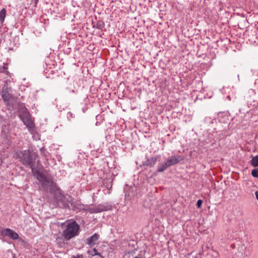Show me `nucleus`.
<instances>
[{"instance_id":"18","label":"nucleus","mask_w":258,"mask_h":258,"mask_svg":"<svg viewBox=\"0 0 258 258\" xmlns=\"http://www.w3.org/2000/svg\"><path fill=\"white\" fill-rule=\"evenodd\" d=\"M72 258H84L82 254H77V255H74Z\"/></svg>"},{"instance_id":"21","label":"nucleus","mask_w":258,"mask_h":258,"mask_svg":"<svg viewBox=\"0 0 258 258\" xmlns=\"http://www.w3.org/2000/svg\"><path fill=\"white\" fill-rule=\"evenodd\" d=\"M99 116H100L99 114H98V115L96 116L97 119H98V118L99 117Z\"/></svg>"},{"instance_id":"8","label":"nucleus","mask_w":258,"mask_h":258,"mask_svg":"<svg viewBox=\"0 0 258 258\" xmlns=\"http://www.w3.org/2000/svg\"><path fill=\"white\" fill-rule=\"evenodd\" d=\"M90 213H97L106 210V208L103 205H98L97 206L89 208L87 210Z\"/></svg>"},{"instance_id":"22","label":"nucleus","mask_w":258,"mask_h":258,"mask_svg":"<svg viewBox=\"0 0 258 258\" xmlns=\"http://www.w3.org/2000/svg\"><path fill=\"white\" fill-rule=\"evenodd\" d=\"M3 69H5L6 68H5V67H3Z\"/></svg>"},{"instance_id":"13","label":"nucleus","mask_w":258,"mask_h":258,"mask_svg":"<svg viewBox=\"0 0 258 258\" xmlns=\"http://www.w3.org/2000/svg\"><path fill=\"white\" fill-rule=\"evenodd\" d=\"M6 11L5 9H3L0 12V26L2 25L5 18L6 17Z\"/></svg>"},{"instance_id":"15","label":"nucleus","mask_w":258,"mask_h":258,"mask_svg":"<svg viewBox=\"0 0 258 258\" xmlns=\"http://www.w3.org/2000/svg\"><path fill=\"white\" fill-rule=\"evenodd\" d=\"M251 175L254 177L258 178V168L253 169L251 171Z\"/></svg>"},{"instance_id":"9","label":"nucleus","mask_w":258,"mask_h":258,"mask_svg":"<svg viewBox=\"0 0 258 258\" xmlns=\"http://www.w3.org/2000/svg\"><path fill=\"white\" fill-rule=\"evenodd\" d=\"M99 238V235L95 233L87 239L86 243L91 246H94Z\"/></svg>"},{"instance_id":"4","label":"nucleus","mask_w":258,"mask_h":258,"mask_svg":"<svg viewBox=\"0 0 258 258\" xmlns=\"http://www.w3.org/2000/svg\"><path fill=\"white\" fill-rule=\"evenodd\" d=\"M14 157L25 166H29L32 170L34 169L33 161L29 150L18 151L15 152Z\"/></svg>"},{"instance_id":"7","label":"nucleus","mask_w":258,"mask_h":258,"mask_svg":"<svg viewBox=\"0 0 258 258\" xmlns=\"http://www.w3.org/2000/svg\"><path fill=\"white\" fill-rule=\"evenodd\" d=\"M182 160L183 158L180 155L171 156L168 159L167 162L170 166L176 164Z\"/></svg>"},{"instance_id":"10","label":"nucleus","mask_w":258,"mask_h":258,"mask_svg":"<svg viewBox=\"0 0 258 258\" xmlns=\"http://www.w3.org/2000/svg\"><path fill=\"white\" fill-rule=\"evenodd\" d=\"M157 159V158L156 157L148 158L146 161L143 162V164L145 166L152 167L156 164Z\"/></svg>"},{"instance_id":"6","label":"nucleus","mask_w":258,"mask_h":258,"mask_svg":"<svg viewBox=\"0 0 258 258\" xmlns=\"http://www.w3.org/2000/svg\"><path fill=\"white\" fill-rule=\"evenodd\" d=\"M1 235L3 237H9L13 240L18 239L19 237V234L10 228H6L3 230L1 231Z\"/></svg>"},{"instance_id":"1","label":"nucleus","mask_w":258,"mask_h":258,"mask_svg":"<svg viewBox=\"0 0 258 258\" xmlns=\"http://www.w3.org/2000/svg\"><path fill=\"white\" fill-rule=\"evenodd\" d=\"M37 179L43 188L48 190L50 193L54 194L53 199L50 203L54 207L64 208L69 206L62 190L57 187L56 184L51 178L45 176L41 173H39L37 174Z\"/></svg>"},{"instance_id":"2","label":"nucleus","mask_w":258,"mask_h":258,"mask_svg":"<svg viewBox=\"0 0 258 258\" xmlns=\"http://www.w3.org/2000/svg\"><path fill=\"white\" fill-rule=\"evenodd\" d=\"M2 97L4 101L8 105L10 106L11 104L15 102V104L13 105L15 110L18 111L19 113H26L25 110V107L23 104L20 103L13 96L12 94V88L8 86V85H5L2 91Z\"/></svg>"},{"instance_id":"19","label":"nucleus","mask_w":258,"mask_h":258,"mask_svg":"<svg viewBox=\"0 0 258 258\" xmlns=\"http://www.w3.org/2000/svg\"><path fill=\"white\" fill-rule=\"evenodd\" d=\"M135 253V252L134 251H129V252H127V253L125 254V255H126L127 254L133 255V254Z\"/></svg>"},{"instance_id":"3","label":"nucleus","mask_w":258,"mask_h":258,"mask_svg":"<svg viewBox=\"0 0 258 258\" xmlns=\"http://www.w3.org/2000/svg\"><path fill=\"white\" fill-rule=\"evenodd\" d=\"M80 226L75 221H72L67 224L62 231V236L64 240L69 241L78 236L79 234Z\"/></svg>"},{"instance_id":"14","label":"nucleus","mask_w":258,"mask_h":258,"mask_svg":"<svg viewBox=\"0 0 258 258\" xmlns=\"http://www.w3.org/2000/svg\"><path fill=\"white\" fill-rule=\"evenodd\" d=\"M250 163L253 167L258 166V155H256L252 158L250 161Z\"/></svg>"},{"instance_id":"16","label":"nucleus","mask_w":258,"mask_h":258,"mask_svg":"<svg viewBox=\"0 0 258 258\" xmlns=\"http://www.w3.org/2000/svg\"><path fill=\"white\" fill-rule=\"evenodd\" d=\"M40 152H41V154L42 155H43L46 157L48 156L49 154L47 152H46V150L44 148H41Z\"/></svg>"},{"instance_id":"11","label":"nucleus","mask_w":258,"mask_h":258,"mask_svg":"<svg viewBox=\"0 0 258 258\" xmlns=\"http://www.w3.org/2000/svg\"><path fill=\"white\" fill-rule=\"evenodd\" d=\"M87 253L91 256L99 255L101 257L103 258V256L101 254V253L97 252V249L95 248H93L92 250H88Z\"/></svg>"},{"instance_id":"5","label":"nucleus","mask_w":258,"mask_h":258,"mask_svg":"<svg viewBox=\"0 0 258 258\" xmlns=\"http://www.w3.org/2000/svg\"><path fill=\"white\" fill-rule=\"evenodd\" d=\"M19 117L27 127L30 132L32 133L35 131L34 119L32 117L31 114H19Z\"/></svg>"},{"instance_id":"12","label":"nucleus","mask_w":258,"mask_h":258,"mask_svg":"<svg viewBox=\"0 0 258 258\" xmlns=\"http://www.w3.org/2000/svg\"><path fill=\"white\" fill-rule=\"evenodd\" d=\"M169 165L168 164V163L166 162L163 164H160L158 165L157 171L159 172H162L165 171Z\"/></svg>"},{"instance_id":"17","label":"nucleus","mask_w":258,"mask_h":258,"mask_svg":"<svg viewBox=\"0 0 258 258\" xmlns=\"http://www.w3.org/2000/svg\"><path fill=\"white\" fill-rule=\"evenodd\" d=\"M203 203V201L202 200H199L198 201H197V206L198 208H201V206H202V204Z\"/></svg>"},{"instance_id":"20","label":"nucleus","mask_w":258,"mask_h":258,"mask_svg":"<svg viewBox=\"0 0 258 258\" xmlns=\"http://www.w3.org/2000/svg\"><path fill=\"white\" fill-rule=\"evenodd\" d=\"M255 195L256 198L258 201V190L255 192Z\"/></svg>"}]
</instances>
